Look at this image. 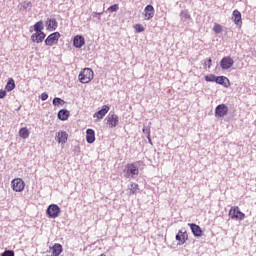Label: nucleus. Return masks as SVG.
I'll return each mask as SVG.
<instances>
[{
    "instance_id": "3",
    "label": "nucleus",
    "mask_w": 256,
    "mask_h": 256,
    "mask_svg": "<svg viewBox=\"0 0 256 256\" xmlns=\"http://www.w3.org/2000/svg\"><path fill=\"white\" fill-rule=\"evenodd\" d=\"M59 39H61V34L59 32H54L45 39V45L53 47V45H57L59 43Z\"/></svg>"
},
{
    "instance_id": "35",
    "label": "nucleus",
    "mask_w": 256,
    "mask_h": 256,
    "mask_svg": "<svg viewBox=\"0 0 256 256\" xmlns=\"http://www.w3.org/2000/svg\"><path fill=\"white\" fill-rule=\"evenodd\" d=\"M2 256H15V252L12 250H6V251H4Z\"/></svg>"
},
{
    "instance_id": "34",
    "label": "nucleus",
    "mask_w": 256,
    "mask_h": 256,
    "mask_svg": "<svg viewBox=\"0 0 256 256\" xmlns=\"http://www.w3.org/2000/svg\"><path fill=\"white\" fill-rule=\"evenodd\" d=\"M143 133L147 135V138L149 139V135H151V128L150 127H144L143 128Z\"/></svg>"
},
{
    "instance_id": "17",
    "label": "nucleus",
    "mask_w": 256,
    "mask_h": 256,
    "mask_svg": "<svg viewBox=\"0 0 256 256\" xmlns=\"http://www.w3.org/2000/svg\"><path fill=\"white\" fill-rule=\"evenodd\" d=\"M215 83H218V85H223V87H231V81H229V78L225 76H216Z\"/></svg>"
},
{
    "instance_id": "1",
    "label": "nucleus",
    "mask_w": 256,
    "mask_h": 256,
    "mask_svg": "<svg viewBox=\"0 0 256 256\" xmlns=\"http://www.w3.org/2000/svg\"><path fill=\"white\" fill-rule=\"evenodd\" d=\"M95 77V73L91 68H84L78 75L80 83H91Z\"/></svg>"
},
{
    "instance_id": "27",
    "label": "nucleus",
    "mask_w": 256,
    "mask_h": 256,
    "mask_svg": "<svg viewBox=\"0 0 256 256\" xmlns=\"http://www.w3.org/2000/svg\"><path fill=\"white\" fill-rule=\"evenodd\" d=\"M204 79L207 83H213L216 81L217 76H215L214 74H210V75H206L204 76Z\"/></svg>"
},
{
    "instance_id": "32",
    "label": "nucleus",
    "mask_w": 256,
    "mask_h": 256,
    "mask_svg": "<svg viewBox=\"0 0 256 256\" xmlns=\"http://www.w3.org/2000/svg\"><path fill=\"white\" fill-rule=\"evenodd\" d=\"M108 11H110V13H115V11H119V4H114V5L110 6L108 8Z\"/></svg>"
},
{
    "instance_id": "4",
    "label": "nucleus",
    "mask_w": 256,
    "mask_h": 256,
    "mask_svg": "<svg viewBox=\"0 0 256 256\" xmlns=\"http://www.w3.org/2000/svg\"><path fill=\"white\" fill-rule=\"evenodd\" d=\"M11 186L16 193H21L25 190V181L21 178H15L11 181Z\"/></svg>"
},
{
    "instance_id": "33",
    "label": "nucleus",
    "mask_w": 256,
    "mask_h": 256,
    "mask_svg": "<svg viewBox=\"0 0 256 256\" xmlns=\"http://www.w3.org/2000/svg\"><path fill=\"white\" fill-rule=\"evenodd\" d=\"M181 15H182L183 19H186V20L191 19V15L187 11H182Z\"/></svg>"
},
{
    "instance_id": "26",
    "label": "nucleus",
    "mask_w": 256,
    "mask_h": 256,
    "mask_svg": "<svg viewBox=\"0 0 256 256\" xmlns=\"http://www.w3.org/2000/svg\"><path fill=\"white\" fill-rule=\"evenodd\" d=\"M48 29H51L52 31H55V29H57V21L55 19H50L48 21Z\"/></svg>"
},
{
    "instance_id": "31",
    "label": "nucleus",
    "mask_w": 256,
    "mask_h": 256,
    "mask_svg": "<svg viewBox=\"0 0 256 256\" xmlns=\"http://www.w3.org/2000/svg\"><path fill=\"white\" fill-rule=\"evenodd\" d=\"M213 65V60L211 58H208L204 61V69H211Z\"/></svg>"
},
{
    "instance_id": "5",
    "label": "nucleus",
    "mask_w": 256,
    "mask_h": 256,
    "mask_svg": "<svg viewBox=\"0 0 256 256\" xmlns=\"http://www.w3.org/2000/svg\"><path fill=\"white\" fill-rule=\"evenodd\" d=\"M124 173H126V177H135V175H139V168L134 163H128L126 165V169L124 170Z\"/></svg>"
},
{
    "instance_id": "6",
    "label": "nucleus",
    "mask_w": 256,
    "mask_h": 256,
    "mask_svg": "<svg viewBox=\"0 0 256 256\" xmlns=\"http://www.w3.org/2000/svg\"><path fill=\"white\" fill-rule=\"evenodd\" d=\"M48 217L50 219H55L57 217H59V215L61 214V208H59L57 206V204H51L46 211Z\"/></svg>"
},
{
    "instance_id": "22",
    "label": "nucleus",
    "mask_w": 256,
    "mask_h": 256,
    "mask_svg": "<svg viewBox=\"0 0 256 256\" xmlns=\"http://www.w3.org/2000/svg\"><path fill=\"white\" fill-rule=\"evenodd\" d=\"M137 191H139V184L131 183L128 187V195H136Z\"/></svg>"
},
{
    "instance_id": "16",
    "label": "nucleus",
    "mask_w": 256,
    "mask_h": 256,
    "mask_svg": "<svg viewBox=\"0 0 256 256\" xmlns=\"http://www.w3.org/2000/svg\"><path fill=\"white\" fill-rule=\"evenodd\" d=\"M232 19H233V22L235 23V25H237L238 27H241V25H243V20L241 18V12L239 10H234L232 12Z\"/></svg>"
},
{
    "instance_id": "39",
    "label": "nucleus",
    "mask_w": 256,
    "mask_h": 256,
    "mask_svg": "<svg viewBox=\"0 0 256 256\" xmlns=\"http://www.w3.org/2000/svg\"><path fill=\"white\" fill-rule=\"evenodd\" d=\"M28 5H30V6H31V2H29V3H28Z\"/></svg>"
},
{
    "instance_id": "11",
    "label": "nucleus",
    "mask_w": 256,
    "mask_h": 256,
    "mask_svg": "<svg viewBox=\"0 0 256 256\" xmlns=\"http://www.w3.org/2000/svg\"><path fill=\"white\" fill-rule=\"evenodd\" d=\"M56 141L57 143H59L60 145H65V143H67L68 139H69V134L65 131H58L56 133Z\"/></svg>"
},
{
    "instance_id": "25",
    "label": "nucleus",
    "mask_w": 256,
    "mask_h": 256,
    "mask_svg": "<svg viewBox=\"0 0 256 256\" xmlns=\"http://www.w3.org/2000/svg\"><path fill=\"white\" fill-rule=\"evenodd\" d=\"M5 89L8 92L13 91V89H15V80H13V78L8 79Z\"/></svg>"
},
{
    "instance_id": "29",
    "label": "nucleus",
    "mask_w": 256,
    "mask_h": 256,
    "mask_svg": "<svg viewBox=\"0 0 256 256\" xmlns=\"http://www.w3.org/2000/svg\"><path fill=\"white\" fill-rule=\"evenodd\" d=\"M135 33H143L145 31V27L141 24L134 25Z\"/></svg>"
},
{
    "instance_id": "12",
    "label": "nucleus",
    "mask_w": 256,
    "mask_h": 256,
    "mask_svg": "<svg viewBox=\"0 0 256 256\" xmlns=\"http://www.w3.org/2000/svg\"><path fill=\"white\" fill-rule=\"evenodd\" d=\"M188 239H189V234H187V232H183L180 230L176 235V241H178V245H185Z\"/></svg>"
},
{
    "instance_id": "30",
    "label": "nucleus",
    "mask_w": 256,
    "mask_h": 256,
    "mask_svg": "<svg viewBox=\"0 0 256 256\" xmlns=\"http://www.w3.org/2000/svg\"><path fill=\"white\" fill-rule=\"evenodd\" d=\"M53 105H56L58 107H59V105H65V100L56 97L53 99Z\"/></svg>"
},
{
    "instance_id": "19",
    "label": "nucleus",
    "mask_w": 256,
    "mask_h": 256,
    "mask_svg": "<svg viewBox=\"0 0 256 256\" xmlns=\"http://www.w3.org/2000/svg\"><path fill=\"white\" fill-rule=\"evenodd\" d=\"M52 251V256H60L63 253V246L59 243H55L52 247H50Z\"/></svg>"
},
{
    "instance_id": "20",
    "label": "nucleus",
    "mask_w": 256,
    "mask_h": 256,
    "mask_svg": "<svg viewBox=\"0 0 256 256\" xmlns=\"http://www.w3.org/2000/svg\"><path fill=\"white\" fill-rule=\"evenodd\" d=\"M86 141L87 143H95V130L87 129L86 130Z\"/></svg>"
},
{
    "instance_id": "36",
    "label": "nucleus",
    "mask_w": 256,
    "mask_h": 256,
    "mask_svg": "<svg viewBox=\"0 0 256 256\" xmlns=\"http://www.w3.org/2000/svg\"><path fill=\"white\" fill-rule=\"evenodd\" d=\"M40 99H41V101H47V99H49V95L47 93L43 92L40 95Z\"/></svg>"
},
{
    "instance_id": "21",
    "label": "nucleus",
    "mask_w": 256,
    "mask_h": 256,
    "mask_svg": "<svg viewBox=\"0 0 256 256\" xmlns=\"http://www.w3.org/2000/svg\"><path fill=\"white\" fill-rule=\"evenodd\" d=\"M69 115V110L62 109L58 112V119H60V121H67V119H69Z\"/></svg>"
},
{
    "instance_id": "23",
    "label": "nucleus",
    "mask_w": 256,
    "mask_h": 256,
    "mask_svg": "<svg viewBox=\"0 0 256 256\" xmlns=\"http://www.w3.org/2000/svg\"><path fill=\"white\" fill-rule=\"evenodd\" d=\"M19 137H21V139H29V129H27V127H23L19 130Z\"/></svg>"
},
{
    "instance_id": "15",
    "label": "nucleus",
    "mask_w": 256,
    "mask_h": 256,
    "mask_svg": "<svg viewBox=\"0 0 256 256\" xmlns=\"http://www.w3.org/2000/svg\"><path fill=\"white\" fill-rule=\"evenodd\" d=\"M45 37V32H35L31 35V41H33V43H43Z\"/></svg>"
},
{
    "instance_id": "37",
    "label": "nucleus",
    "mask_w": 256,
    "mask_h": 256,
    "mask_svg": "<svg viewBox=\"0 0 256 256\" xmlns=\"http://www.w3.org/2000/svg\"><path fill=\"white\" fill-rule=\"evenodd\" d=\"M6 96H7V91L0 90V99H5Z\"/></svg>"
},
{
    "instance_id": "24",
    "label": "nucleus",
    "mask_w": 256,
    "mask_h": 256,
    "mask_svg": "<svg viewBox=\"0 0 256 256\" xmlns=\"http://www.w3.org/2000/svg\"><path fill=\"white\" fill-rule=\"evenodd\" d=\"M43 29H44V26H43L42 20H40L34 24L35 33H43Z\"/></svg>"
},
{
    "instance_id": "8",
    "label": "nucleus",
    "mask_w": 256,
    "mask_h": 256,
    "mask_svg": "<svg viewBox=\"0 0 256 256\" xmlns=\"http://www.w3.org/2000/svg\"><path fill=\"white\" fill-rule=\"evenodd\" d=\"M106 121H107V125L113 129V127H117V125H119V116H117V114L113 113V114H108V116L106 117Z\"/></svg>"
},
{
    "instance_id": "14",
    "label": "nucleus",
    "mask_w": 256,
    "mask_h": 256,
    "mask_svg": "<svg viewBox=\"0 0 256 256\" xmlns=\"http://www.w3.org/2000/svg\"><path fill=\"white\" fill-rule=\"evenodd\" d=\"M190 229L194 235V237H202L203 236V230L201 229V226L195 224V223H189Z\"/></svg>"
},
{
    "instance_id": "10",
    "label": "nucleus",
    "mask_w": 256,
    "mask_h": 256,
    "mask_svg": "<svg viewBox=\"0 0 256 256\" xmlns=\"http://www.w3.org/2000/svg\"><path fill=\"white\" fill-rule=\"evenodd\" d=\"M143 16L145 21H149L150 19H153L155 17V8L153 5H147L144 8Z\"/></svg>"
},
{
    "instance_id": "38",
    "label": "nucleus",
    "mask_w": 256,
    "mask_h": 256,
    "mask_svg": "<svg viewBox=\"0 0 256 256\" xmlns=\"http://www.w3.org/2000/svg\"><path fill=\"white\" fill-rule=\"evenodd\" d=\"M148 141L149 143H151V135H149Z\"/></svg>"
},
{
    "instance_id": "2",
    "label": "nucleus",
    "mask_w": 256,
    "mask_h": 256,
    "mask_svg": "<svg viewBox=\"0 0 256 256\" xmlns=\"http://www.w3.org/2000/svg\"><path fill=\"white\" fill-rule=\"evenodd\" d=\"M228 215L233 221H243L245 219V213L241 212L239 206H232Z\"/></svg>"
},
{
    "instance_id": "28",
    "label": "nucleus",
    "mask_w": 256,
    "mask_h": 256,
    "mask_svg": "<svg viewBox=\"0 0 256 256\" xmlns=\"http://www.w3.org/2000/svg\"><path fill=\"white\" fill-rule=\"evenodd\" d=\"M213 31L214 33H216L218 35V33H223V26L221 24H217L215 23L214 24V27H213Z\"/></svg>"
},
{
    "instance_id": "7",
    "label": "nucleus",
    "mask_w": 256,
    "mask_h": 256,
    "mask_svg": "<svg viewBox=\"0 0 256 256\" xmlns=\"http://www.w3.org/2000/svg\"><path fill=\"white\" fill-rule=\"evenodd\" d=\"M234 64L235 61H233V58H231V56L223 57L220 61V67L223 70L231 69Z\"/></svg>"
},
{
    "instance_id": "9",
    "label": "nucleus",
    "mask_w": 256,
    "mask_h": 256,
    "mask_svg": "<svg viewBox=\"0 0 256 256\" xmlns=\"http://www.w3.org/2000/svg\"><path fill=\"white\" fill-rule=\"evenodd\" d=\"M229 113V107L225 104H219L215 108V117H225Z\"/></svg>"
},
{
    "instance_id": "13",
    "label": "nucleus",
    "mask_w": 256,
    "mask_h": 256,
    "mask_svg": "<svg viewBox=\"0 0 256 256\" xmlns=\"http://www.w3.org/2000/svg\"><path fill=\"white\" fill-rule=\"evenodd\" d=\"M110 109L111 108H109V106L104 105L101 110L94 113V119H103V117H105L109 113Z\"/></svg>"
},
{
    "instance_id": "18",
    "label": "nucleus",
    "mask_w": 256,
    "mask_h": 256,
    "mask_svg": "<svg viewBox=\"0 0 256 256\" xmlns=\"http://www.w3.org/2000/svg\"><path fill=\"white\" fill-rule=\"evenodd\" d=\"M73 45L76 49H81L85 45V38L81 35H76L73 39Z\"/></svg>"
}]
</instances>
